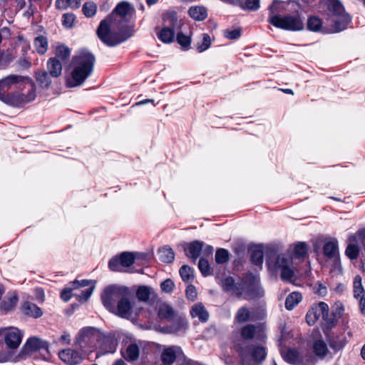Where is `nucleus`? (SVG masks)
<instances>
[{
    "label": "nucleus",
    "instance_id": "f257e3e1",
    "mask_svg": "<svg viewBox=\"0 0 365 365\" xmlns=\"http://www.w3.org/2000/svg\"><path fill=\"white\" fill-rule=\"evenodd\" d=\"M36 86L29 77L9 75L0 80V100L14 106L34 101Z\"/></svg>",
    "mask_w": 365,
    "mask_h": 365
},
{
    "label": "nucleus",
    "instance_id": "f03ea898",
    "mask_svg": "<svg viewBox=\"0 0 365 365\" xmlns=\"http://www.w3.org/2000/svg\"><path fill=\"white\" fill-rule=\"evenodd\" d=\"M133 11V9L129 3L126 1L119 3L112 14L101 21L97 29L98 38L108 46H117L132 36V32L129 29H120L118 32H113L110 27L115 14L121 18H125Z\"/></svg>",
    "mask_w": 365,
    "mask_h": 365
},
{
    "label": "nucleus",
    "instance_id": "7ed1b4c3",
    "mask_svg": "<svg viewBox=\"0 0 365 365\" xmlns=\"http://www.w3.org/2000/svg\"><path fill=\"white\" fill-rule=\"evenodd\" d=\"M95 61L94 55L85 49L73 56L71 63V78L67 80V86L74 88L81 86L93 72Z\"/></svg>",
    "mask_w": 365,
    "mask_h": 365
},
{
    "label": "nucleus",
    "instance_id": "20e7f679",
    "mask_svg": "<svg viewBox=\"0 0 365 365\" xmlns=\"http://www.w3.org/2000/svg\"><path fill=\"white\" fill-rule=\"evenodd\" d=\"M268 21L274 26L287 31H299L304 28V19L299 14L280 16L272 14Z\"/></svg>",
    "mask_w": 365,
    "mask_h": 365
},
{
    "label": "nucleus",
    "instance_id": "39448f33",
    "mask_svg": "<svg viewBox=\"0 0 365 365\" xmlns=\"http://www.w3.org/2000/svg\"><path fill=\"white\" fill-rule=\"evenodd\" d=\"M91 282L86 279H83L81 281L75 280L70 283V287L65 288L61 294V299L68 302L72 296L76 297L77 299L80 302H86L90 297L91 296L94 287H90L84 290L81 291V292H73V291L78 289L79 287H85L90 284Z\"/></svg>",
    "mask_w": 365,
    "mask_h": 365
},
{
    "label": "nucleus",
    "instance_id": "423d86ee",
    "mask_svg": "<svg viewBox=\"0 0 365 365\" xmlns=\"http://www.w3.org/2000/svg\"><path fill=\"white\" fill-rule=\"evenodd\" d=\"M101 337L98 330L94 327L82 329L76 337L75 345L82 351H91Z\"/></svg>",
    "mask_w": 365,
    "mask_h": 365
},
{
    "label": "nucleus",
    "instance_id": "0eeeda50",
    "mask_svg": "<svg viewBox=\"0 0 365 365\" xmlns=\"http://www.w3.org/2000/svg\"><path fill=\"white\" fill-rule=\"evenodd\" d=\"M38 354L43 359H47L49 357L48 344L38 338H30L23 346L20 355L24 358H36Z\"/></svg>",
    "mask_w": 365,
    "mask_h": 365
},
{
    "label": "nucleus",
    "instance_id": "6e6552de",
    "mask_svg": "<svg viewBox=\"0 0 365 365\" xmlns=\"http://www.w3.org/2000/svg\"><path fill=\"white\" fill-rule=\"evenodd\" d=\"M128 289L125 287L111 285L106 287L102 295L101 300L104 307L110 312L115 311V302L124 295H128Z\"/></svg>",
    "mask_w": 365,
    "mask_h": 365
},
{
    "label": "nucleus",
    "instance_id": "1a4fd4ad",
    "mask_svg": "<svg viewBox=\"0 0 365 365\" xmlns=\"http://www.w3.org/2000/svg\"><path fill=\"white\" fill-rule=\"evenodd\" d=\"M274 269L280 272V277L283 281H290L294 274L292 257L288 254L277 255Z\"/></svg>",
    "mask_w": 365,
    "mask_h": 365
},
{
    "label": "nucleus",
    "instance_id": "9d476101",
    "mask_svg": "<svg viewBox=\"0 0 365 365\" xmlns=\"http://www.w3.org/2000/svg\"><path fill=\"white\" fill-rule=\"evenodd\" d=\"M365 230H360L356 235L349 237L348 245L345 250V255L351 259H356L360 250L365 248Z\"/></svg>",
    "mask_w": 365,
    "mask_h": 365
},
{
    "label": "nucleus",
    "instance_id": "9b49d317",
    "mask_svg": "<svg viewBox=\"0 0 365 365\" xmlns=\"http://www.w3.org/2000/svg\"><path fill=\"white\" fill-rule=\"evenodd\" d=\"M240 355L242 365H250V361L261 362L265 359L266 350L261 346L252 348H243L240 349Z\"/></svg>",
    "mask_w": 365,
    "mask_h": 365
},
{
    "label": "nucleus",
    "instance_id": "f8f14e48",
    "mask_svg": "<svg viewBox=\"0 0 365 365\" xmlns=\"http://www.w3.org/2000/svg\"><path fill=\"white\" fill-rule=\"evenodd\" d=\"M329 307L325 302H319L312 307L307 313L306 320L309 325H314L320 317L327 319L329 317Z\"/></svg>",
    "mask_w": 365,
    "mask_h": 365
},
{
    "label": "nucleus",
    "instance_id": "ddd939ff",
    "mask_svg": "<svg viewBox=\"0 0 365 365\" xmlns=\"http://www.w3.org/2000/svg\"><path fill=\"white\" fill-rule=\"evenodd\" d=\"M281 354L285 361L294 365L309 364L312 361V357L309 354L307 356V359H304L302 356L294 349H282Z\"/></svg>",
    "mask_w": 365,
    "mask_h": 365
},
{
    "label": "nucleus",
    "instance_id": "4468645a",
    "mask_svg": "<svg viewBox=\"0 0 365 365\" xmlns=\"http://www.w3.org/2000/svg\"><path fill=\"white\" fill-rule=\"evenodd\" d=\"M3 331H6L4 341L7 347L11 349L18 348L22 339L21 331L15 327L6 328Z\"/></svg>",
    "mask_w": 365,
    "mask_h": 365
},
{
    "label": "nucleus",
    "instance_id": "2eb2a0df",
    "mask_svg": "<svg viewBox=\"0 0 365 365\" xmlns=\"http://www.w3.org/2000/svg\"><path fill=\"white\" fill-rule=\"evenodd\" d=\"M60 359L70 365H76L81 363L84 359L82 352H78L73 349H66L58 353Z\"/></svg>",
    "mask_w": 365,
    "mask_h": 365
},
{
    "label": "nucleus",
    "instance_id": "dca6fc26",
    "mask_svg": "<svg viewBox=\"0 0 365 365\" xmlns=\"http://www.w3.org/2000/svg\"><path fill=\"white\" fill-rule=\"evenodd\" d=\"M203 245L204 244L202 242L198 240L185 244L184 250L185 252L186 256L192 259L193 262H195L200 256Z\"/></svg>",
    "mask_w": 365,
    "mask_h": 365
},
{
    "label": "nucleus",
    "instance_id": "f3484780",
    "mask_svg": "<svg viewBox=\"0 0 365 365\" xmlns=\"http://www.w3.org/2000/svg\"><path fill=\"white\" fill-rule=\"evenodd\" d=\"M131 308L132 305L130 300L127 295H124L118 302L117 307H115V311L113 313L118 314L121 317L128 318L131 316Z\"/></svg>",
    "mask_w": 365,
    "mask_h": 365
},
{
    "label": "nucleus",
    "instance_id": "a211bd4d",
    "mask_svg": "<svg viewBox=\"0 0 365 365\" xmlns=\"http://www.w3.org/2000/svg\"><path fill=\"white\" fill-rule=\"evenodd\" d=\"M329 21L332 24L333 30L335 32L341 31L346 27L351 21V19L347 14L339 16H330Z\"/></svg>",
    "mask_w": 365,
    "mask_h": 365
},
{
    "label": "nucleus",
    "instance_id": "6ab92c4d",
    "mask_svg": "<svg viewBox=\"0 0 365 365\" xmlns=\"http://www.w3.org/2000/svg\"><path fill=\"white\" fill-rule=\"evenodd\" d=\"M170 322V327L174 334H181L185 333L188 328V323L185 317L180 315H176Z\"/></svg>",
    "mask_w": 365,
    "mask_h": 365
},
{
    "label": "nucleus",
    "instance_id": "aec40b11",
    "mask_svg": "<svg viewBox=\"0 0 365 365\" xmlns=\"http://www.w3.org/2000/svg\"><path fill=\"white\" fill-rule=\"evenodd\" d=\"M102 342L101 349L103 354L114 353L117 349L118 342L114 336L108 335L101 337Z\"/></svg>",
    "mask_w": 365,
    "mask_h": 365
},
{
    "label": "nucleus",
    "instance_id": "412c9836",
    "mask_svg": "<svg viewBox=\"0 0 365 365\" xmlns=\"http://www.w3.org/2000/svg\"><path fill=\"white\" fill-rule=\"evenodd\" d=\"M190 315L192 318H198L203 323L209 319V313L201 302H198L191 307Z\"/></svg>",
    "mask_w": 365,
    "mask_h": 365
},
{
    "label": "nucleus",
    "instance_id": "4be33fe9",
    "mask_svg": "<svg viewBox=\"0 0 365 365\" xmlns=\"http://www.w3.org/2000/svg\"><path fill=\"white\" fill-rule=\"evenodd\" d=\"M47 71L53 78H58L62 73V64L55 57L50 58L47 61Z\"/></svg>",
    "mask_w": 365,
    "mask_h": 365
},
{
    "label": "nucleus",
    "instance_id": "5701e85b",
    "mask_svg": "<svg viewBox=\"0 0 365 365\" xmlns=\"http://www.w3.org/2000/svg\"><path fill=\"white\" fill-rule=\"evenodd\" d=\"M22 312L24 314L34 318L41 317L43 312L36 304L31 302H25L22 305Z\"/></svg>",
    "mask_w": 365,
    "mask_h": 365
},
{
    "label": "nucleus",
    "instance_id": "b1692460",
    "mask_svg": "<svg viewBox=\"0 0 365 365\" xmlns=\"http://www.w3.org/2000/svg\"><path fill=\"white\" fill-rule=\"evenodd\" d=\"M35 78L41 88H48L52 83L53 77L47 71L39 70L35 73Z\"/></svg>",
    "mask_w": 365,
    "mask_h": 365
},
{
    "label": "nucleus",
    "instance_id": "393cba45",
    "mask_svg": "<svg viewBox=\"0 0 365 365\" xmlns=\"http://www.w3.org/2000/svg\"><path fill=\"white\" fill-rule=\"evenodd\" d=\"M158 314L160 319L171 321L177 315L173 308L168 304H162L159 306Z\"/></svg>",
    "mask_w": 365,
    "mask_h": 365
},
{
    "label": "nucleus",
    "instance_id": "a878e982",
    "mask_svg": "<svg viewBox=\"0 0 365 365\" xmlns=\"http://www.w3.org/2000/svg\"><path fill=\"white\" fill-rule=\"evenodd\" d=\"M346 344V338L344 334L333 335L329 339V346L335 351L341 350Z\"/></svg>",
    "mask_w": 365,
    "mask_h": 365
},
{
    "label": "nucleus",
    "instance_id": "bb28decb",
    "mask_svg": "<svg viewBox=\"0 0 365 365\" xmlns=\"http://www.w3.org/2000/svg\"><path fill=\"white\" fill-rule=\"evenodd\" d=\"M324 255L328 258H333L338 255V242L336 239L326 242L323 247Z\"/></svg>",
    "mask_w": 365,
    "mask_h": 365
},
{
    "label": "nucleus",
    "instance_id": "cd10ccee",
    "mask_svg": "<svg viewBox=\"0 0 365 365\" xmlns=\"http://www.w3.org/2000/svg\"><path fill=\"white\" fill-rule=\"evenodd\" d=\"M188 13L190 16L196 21H202L207 16V9L200 6L190 7Z\"/></svg>",
    "mask_w": 365,
    "mask_h": 365
},
{
    "label": "nucleus",
    "instance_id": "c85d7f7f",
    "mask_svg": "<svg viewBox=\"0 0 365 365\" xmlns=\"http://www.w3.org/2000/svg\"><path fill=\"white\" fill-rule=\"evenodd\" d=\"M176 347L166 348L161 354V360L165 365L173 364L176 359Z\"/></svg>",
    "mask_w": 365,
    "mask_h": 365
},
{
    "label": "nucleus",
    "instance_id": "c756f323",
    "mask_svg": "<svg viewBox=\"0 0 365 365\" xmlns=\"http://www.w3.org/2000/svg\"><path fill=\"white\" fill-rule=\"evenodd\" d=\"M157 35L158 38L163 43H171L175 38V30L168 26H165Z\"/></svg>",
    "mask_w": 365,
    "mask_h": 365
},
{
    "label": "nucleus",
    "instance_id": "7c9ffc66",
    "mask_svg": "<svg viewBox=\"0 0 365 365\" xmlns=\"http://www.w3.org/2000/svg\"><path fill=\"white\" fill-rule=\"evenodd\" d=\"M139 347L136 344H130L123 354V357L129 361H134L139 357Z\"/></svg>",
    "mask_w": 365,
    "mask_h": 365
},
{
    "label": "nucleus",
    "instance_id": "2f4dec72",
    "mask_svg": "<svg viewBox=\"0 0 365 365\" xmlns=\"http://www.w3.org/2000/svg\"><path fill=\"white\" fill-rule=\"evenodd\" d=\"M313 352L319 358H324L329 352L327 344L323 340L316 341L313 345Z\"/></svg>",
    "mask_w": 365,
    "mask_h": 365
},
{
    "label": "nucleus",
    "instance_id": "473e14b6",
    "mask_svg": "<svg viewBox=\"0 0 365 365\" xmlns=\"http://www.w3.org/2000/svg\"><path fill=\"white\" fill-rule=\"evenodd\" d=\"M361 281V277L359 274L356 275L354 278L353 292L354 296L356 299L364 297V296L365 291L362 285Z\"/></svg>",
    "mask_w": 365,
    "mask_h": 365
},
{
    "label": "nucleus",
    "instance_id": "72a5a7b5",
    "mask_svg": "<svg viewBox=\"0 0 365 365\" xmlns=\"http://www.w3.org/2000/svg\"><path fill=\"white\" fill-rule=\"evenodd\" d=\"M159 259L165 263H170L174 260L175 254L169 247H163L158 250Z\"/></svg>",
    "mask_w": 365,
    "mask_h": 365
},
{
    "label": "nucleus",
    "instance_id": "f704fd0d",
    "mask_svg": "<svg viewBox=\"0 0 365 365\" xmlns=\"http://www.w3.org/2000/svg\"><path fill=\"white\" fill-rule=\"evenodd\" d=\"M302 299L299 292H294L289 294L285 301V307L288 310H292L297 304H298Z\"/></svg>",
    "mask_w": 365,
    "mask_h": 365
},
{
    "label": "nucleus",
    "instance_id": "c9c22d12",
    "mask_svg": "<svg viewBox=\"0 0 365 365\" xmlns=\"http://www.w3.org/2000/svg\"><path fill=\"white\" fill-rule=\"evenodd\" d=\"M108 267L113 272H126L125 267H123L121 255L111 258L108 262Z\"/></svg>",
    "mask_w": 365,
    "mask_h": 365
},
{
    "label": "nucleus",
    "instance_id": "e433bc0d",
    "mask_svg": "<svg viewBox=\"0 0 365 365\" xmlns=\"http://www.w3.org/2000/svg\"><path fill=\"white\" fill-rule=\"evenodd\" d=\"M34 46L39 54H44L48 50V41L46 37L39 36L34 40Z\"/></svg>",
    "mask_w": 365,
    "mask_h": 365
},
{
    "label": "nucleus",
    "instance_id": "4c0bfd02",
    "mask_svg": "<svg viewBox=\"0 0 365 365\" xmlns=\"http://www.w3.org/2000/svg\"><path fill=\"white\" fill-rule=\"evenodd\" d=\"M163 20L167 25L166 26L173 29L174 30L178 26L177 14L174 11L167 12L163 17Z\"/></svg>",
    "mask_w": 365,
    "mask_h": 365
},
{
    "label": "nucleus",
    "instance_id": "58836bf2",
    "mask_svg": "<svg viewBox=\"0 0 365 365\" xmlns=\"http://www.w3.org/2000/svg\"><path fill=\"white\" fill-rule=\"evenodd\" d=\"M329 9L331 12V16H339L344 14V9L339 0H330Z\"/></svg>",
    "mask_w": 365,
    "mask_h": 365
},
{
    "label": "nucleus",
    "instance_id": "ea45409f",
    "mask_svg": "<svg viewBox=\"0 0 365 365\" xmlns=\"http://www.w3.org/2000/svg\"><path fill=\"white\" fill-rule=\"evenodd\" d=\"M251 261L257 266L263 263V252L259 247H255L251 250Z\"/></svg>",
    "mask_w": 365,
    "mask_h": 365
},
{
    "label": "nucleus",
    "instance_id": "a19ab883",
    "mask_svg": "<svg viewBox=\"0 0 365 365\" xmlns=\"http://www.w3.org/2000/svg\"><path fill=\"white\" fill-rule=\"evenodd\" d=\"M250 319V312L247 307H242L237 310V314L235 315V320L238 323H245L249 321Z\"/></svg>",
    "mask_w": 365,
    "mask_h": 365
},
{
    "label": "nucleus",
    "instance_id": "79ce46f5",
    "mask_svg": "<svg viewBox=\"0 0 365 365\" xmlns=\"http://www.w3.org/2000/svg\"><path fill=\"white\" fill-rule=\"evenodd\" d=\"M151 294V288L147 286H140L136 292L138 299L142 302L148 301Z\"/></svg>",
    "mask_w": 365,
    "mask_h": 365
},
{
    "label": "nucleus",
    "instance_id": "37998d69",
    "mask_svg": "<svg viewBox=\"0 0 365 365\" xmlns=\"http://www.w3.org/2000/svg\"><path fill=\"white\" fill-rule=\"evenodd\" d=\"M322 26V20L317 16H311L307 20V28L312 31H319Z\"/></svg>",
    "mask_w": 365,
    "mask_h": 365
},
{
    "label": "nucleus",
    "instance_id": "c03bdc74",
    "mask_svg": "<svg viewBox=\"0 0 365 365\" xmlns=\"http://www.w3.org/2000/svg\"><path fill=\"white\" fill-rule=\"evenodd\" d=\"M122 258L123 267H125L126 272L128 271V268L135 262V255L132 252H124L120 254Z\"/></svg>",
    "mask_w": 365,
    "mask_h": 365
},
{
    "label": "nucleus",
    "instance_id": "a18cd8bd",
    "mask_svg": "<svg viewBox=\"0 0 365 365\" xmlns=\"http://www.w3.org/2000/svg\"><path fill=\"white\" fill-rule=\"evenodd\" d=\"M18 302V297L16 294H11L7 300L1 303V308L5 311H9L14 307Z\"/></svg>",
    "mask_w": 365,
    "mask_h": 365
},
{
    "label": "nucleus",
    "instance_id": "49530a36",
    "mask_svg": "<svg viewBox=\"0 0 365 365\" xmlns=\"http://www.w3.org/2000/svg\"><path fill=\"white\" fill-rule=\"evenodd\" d=\"M180 274L184 282H189L194 277L193 270L188 265H183L180 269Z\"/></svg>",
    "mask_w": 365,
    "mask_h": 365
},
{
    "label": "nucleus",
    "instance_id": "de8ad7c7",
    "mask_svg": "<svg viewBox=\"0 0 365 365\" xmlns=\"http://www.w3.org/2000/svg\"><path fill=\"white\" fill-rule=\"evenodd\" d=\"M230 258L229 252L223 248H220L216 251L215 261L217 264H223L227 262Z\"/></svg>",
    "mask_w": 365,
    "mask_h": 365
},
{
    "label": "nucleus",
    "instance_id": "09e8293b",
    "mask_svg": "<svg viewBox=\"0 0 365 365\" xmlns=\"http://www.w3.org/2000/svg\"><path fill=\"white\" fill-rule=\"evenodd\" d=\"M256 332V327L253 324H247L241 329V336L245 339H251Z\"/></svg>",
    "mask_w": 365,
    "mask_h": 365
},
{
    "label": "nucleus",
    "instance_id": "8fccbe9b",
    "mask_svg": "<svg viewBox=\"0 0 365 365\" xmlns=\"http://www.w3.org/2000/svg\"><path fill=\"white\" fill-rule=\"evenodd\" d=\"M56 54L57 57L60 58L62 61H64L69 58L71 55V49L65 45H60L56 48Z\"/></svg>",
    "mask_w": 365,
    "mask_h": 365
},
{
    "label": "nucleus",
    "instance_id": "3c124183",
    "mask_svg": "<svg viewBox=\"0 0 365 365\" xmlns=\"http://www.w3.org/2000/svg\"><path fill=\"white\" fill-rule=\"evenodd\" d=\"M308 251L307 245L305 242H298L294 245V254L297 257H304Z\"/></svg>",
    "mask_w": 365,
    "mask_h": 365
},
{
    "label": "nucleus",
    "instance_id": "603ef678",
    "mask_svg": "<svg viewBox=\"0 0 365 365\" xmlns=\"http://www.w3.org/2000/svg\"><path fill=\"white\" fill-rule=\"evenodd\" d=\"M245 292H248L247 286L245 283H235L231 294L237 297H241Z\"/></svg>",
    "mask_w": 365,
    "mask_h": 365
},
{
    "label": "nucleus",
    "instance_id": "864d4df0",
    "mask_svg": "<svg viewBox=\"0 0 365 365\" xmlns=\"http://www.w3.org/2000/svg\"><path fill=\"white\" fill-rule=\"evenodd\" d=\"M202 36V43H198L197 46V50L198 52L205 51L210 46L211 44L210 37L207 34H203Z\"/></svg>",
    "mask_w": 365,
    "mask_h": 365
},
{
    "label": "nucleus",
    "instance_id": "5fc2aeb1",
    "mask_svg": "<svg viewBox=\"0 0 365 365\" xmlns=\"http://www.w3.org/2000/svg\"><path fill=\"white\" fill-rule=\"evenodd\" d=\"M82 10L85 16L87 17H91L96 12V6L92 2H87L83 6Z\"/></svg>",
    "mask_w": 365,
    "mask_h": 365
},
{
    "label": "nucleus",
    "instance_id": "6e6d98bb",
    "mask_svg": "<svg viewBox=\"0 0 365 365\" xmlns=\"http://www.w3.org/2000/svg\"><path fill=\"white\" fill-rule=\"evenodd\" d=\"M235 285V280L232 277H228L222 282V289L224 291L232 293Z\"/></svg>",
    "mask_w": 365,
    "mask_h": 365
},
{
    "label": "nucleus",
    "instance_id": "4d7b16f0",
    "mask_svg": "<svg viewBox=\"0 0 365 365\" xmlns=\"http://www.w3.org/2000/svg\"><path fill=\"white\" fill-rule=\"evenodd\" d=\"M160 288L163 292L170 294L173 291L175 284L172 279H167L161 283Z\"/></svg>",
    "mask_w": 365,
    "mask_h": 365
},
{
    "label": "nucleus",
    "instance_id": "13d9d810",
    "mask_svg": "<svg viewBox=\"0 0 365 365\" xmlns=\"http://www.w3.org/2000/svg\"><path fill=\"white\" fill-rule=\"evenodd\" d=\"M177 41L183 47H188L190 45L191 39L189 36L185 35L182 32H179L177 34Z\"/></svg>",
    "mask_w": 365,
    "mask_h": 365
},
{
    "label": "nucleus",
    "instance_id": "bf43d9fd",
    "mask_svg": "<svg viewBox=\"0 0 365 365\" xmlns=\"http://www.w3.org/2000/svg\"><path fill=\"white\" fill-rule=\"evenodd\" d=\"M198 267L203 276L210 274V264L206 259H200L198 262Z\"/></svg>",
    "mask_w": 365,
    "mask_h": 365
},
{
    "label": "nucleus",
    "instance_id": "052dcab7",
    "mask_svg": "<svg viewBox=\"0 0 365 365\" xmlns=\"http://www.w3.org/2000/svg\"><path fill=\"white\" fill-rule=\"evenodd\" d=\"M75 21V16L73 14L67 13L63 16V25L66 28L72 27Z\"/></svg>",
    "mask_w": 365,
    "mask_h": 365
},
{
    "label": "nucleus",
    "instance_id": "680f3d73",
    "mask_svg": "<svg viewBox=\"0 0 365 365\" xmlns=\"http://www.w3.org/2000/svg\"><path fill=\"white\" fill-rule=\"evenodd\" d=\"M225 36L228 38V39H231V40H235V39H237L240 37L241 36V29H235V30H225Z\"/></svg>",
    "mask_w": 365,
    "mask_h": 365
},
{
    "label": "nucleus",
    "instance_id": "e2e57ef3",
    "mask_svg": "<svg viewBox=\"0 0 365 365\" xmlns=\"http://www.w3.org/2000/svg\"><path fill=\"white\" fill-rule=\"evenodd\" d=\"M185 294L187 298L190 301H194L197 296L196 288L192 284L187 287Z\"/></svg>",
    "mask_w": 365,
    "mask_h": 365
},
{
    "label": "nucleus",
    "instance_id": "0e129e2a",
    "mask_svg": "<svg viewBox=\"0 0 365 365\" xmlns=\"http://www.w3.org/2000/svg\"><path fill=\"white\" fill-rule=\"evenodd\" d=\"M245 6L247 9L255 11L259 7V0H247Z\"/></svg>",
    "mask_w": 365,
    "mask_h": 365
},
{
    "label": "nucleus",
    "instance_id": "69168bd1",
    "mask_svg": "<svg viewBox=\"0 0 365 365\" xmlns=\"http://www.w3.org/2000/svg\"><path fill=\"white\" fill-rule=\"evenodd\" d=\"M56 7L59 10H65L70 8L67 0H56Z\"/></svg>",
    "mask_w": 365,
    "mask_h": 365
},
{
    "label": "nucleus",
    "instance_id": "338daca9",
    "mask_svg": "<svg viewBox=\"0 0 365 365\" xmlns=\"http://www.w3.org/2000/svg\"><path fill=\"white\" fill-rule=\"evenodd\" d=\"M264 294V292L262 291V289L257 286L256 287V292L255 293H252V292H250L249 293V295L251 297H261Z\"/></svg>",
    "mask_w": 365,
    "mask_h": 365
},
{
    "label": "nucleus",
    "instance_id": "774afa93",
    "mask_svg": "<svg viewBox=\"0 0 365 365\" xmlns=\"http://www.w3.org/2000/svg\"><path fill=\"white\" fill-rule=\"evenodd\" d=\"M68 4L71 9H77L80 6L81 0H67Z\"/></svg>",
    "mask_w": 365,
    "mask_h": 365
}]
</instances>
